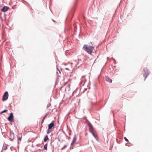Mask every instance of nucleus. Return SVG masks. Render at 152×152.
<instances>
[{
  "label": "nucleus",
  "mask_w": 152,
  "mask_h": 152,
  "mask_svg": "<svg viewBox=\"0 0 152 152\" xmlns=\"http://www.w3.org/2000/svg\"><path fill=\"white\" fill-rule=\"evenodd\" d=\"M44 121V120H43V119L42 120V123Z\"/></svg>",
  "instance_id": "obj_22"
},
{
  "label": "nucleus",
  "mask_w": 152,
  "mask_h": 152,
  "mask_svg": "<svg viewBox=\"0 0 152 152\" xmlns=\"http://www.w3.org/2000/svg\"><path fill=\"white\" fill-rule=\"evenodd\" d=\"M48 135H46L44 139V142H46L47 140H48Z\"/></svg>",
  "instance_id": "obj_12"
},
{
  "label": "nucleus",
  "mask_w": 152,
  "mask_h": 152,
  "mask_svg": "<svg viewBox=\"0 0 152 152\" xmlns=\"http://www.w3.org/2000/svg\"><path fill=\"white\" fill-rule=\"evenodd\" d=\"M94 136V137L97 140L98 137L97 135L95 134V132L94 133V134H92Z\"/></svg>",
  "instance_id": "obj_14"
},
{
  "label": "nucleus",
  "mask_w": 152,
  "mask_h": 152,
  "mask_svg": "<svg viewBox=\"0 0 152 152\" xmlns=\"http://www.w3.org/2000/svg\"><path fill=\"white\" fill-rule=\"evenodd\" d=\"M48 146L47 144H46L44 146V149L46 150H47V148Z\"/></svg>",
  "instance_id": "obj_16"
},
{
  "label": "nucleus",
  "mask_w": 152,
  "mask_h": 152,
  "mask_svg": "<svg viewBox=\"0 0 152 152\" xmlns=\"http://www.w3.org/2000/svg\"><path fill=\"white\" fill-rule=\"evenodd\" d=\"M8 120L10 122L13 121V116L12 113H11L9 116L8 117Z\"/></svg>",
  "instance_id": "obj_4"
},
{
  "label": "nucleus",
  "mask_w": 152,
  "mask_h": 152,
  "mask_svg": "<svg viewBox=\"0 0 152 152\" xmlns=\"http://www.w3.org/2000/svg\"><path fill=\"white\" fill-rule=\"evenodd\" d=\"M144 73L143 74V75L145 77V80L146 79L148 75H149V72L147 69L145 68L144 69Z\"/></svg>",
  "instance_id": "obj_3"
},
{
  "label": "nucleus",
  "mask_w": 152,
  "mask_h": 152,
  "mask_svg": "<svg viewBox=\"0 0 152 152\" xmlns=\"http://www.w3.org/2000/svg\"><path fill=\"white\" fill-rule=\"evenodd\" d=\"M106 80L110 83H111L112 81V80L110 79L108 77H106Z\"/></svg>",
  "instance_id": "obj_13"
},
{
  "label": "nucleus",
  "mask_w": 152,
  "mask_h": 152,
  "mask_svg": "<svg viewBox=\"0 0 152 152\" xmlns=\"http://www.w3.org/2000/svg\"><path fill=\"white\" fill-rule=\"evenodd\" d=\"M51 129H49V128H48V131H47V134H48L50 132H51V131L50 130Z\"/></svg>",
  "instance_id": "obj_17"
},
{
  "label": "nucleus",
  "mask_w": 152,
  "mask_h": 152,
  "mask_svg": "<svg viewBox=\"0 0 152 152\" xmlns=\"http://www.w3.org/2000/svg\"><path fill=\"white\" fill-rule=\"evenodd\" d=\"M7 111V110H4L3 111H1V112H0V114H2L6 112Z\"/></svg>",
  "instance_id": "obj_18"
},
{
  "label": "nucleus",
  "mask_w": 152,
  "mask_h": 152,
  "mask_svg": "<svg viewBox=\"0 0 152 152\" xmlns=\"http://www.w3.org/2000/svg\"><path fill=\"white\" fill-rule=\"evenodd\" d=\"M22 137V135L21 134H18V143H19V141H20L21 140V138Z\"/></svg>",
  "instance_id": "obj_8"
},
{
  "label": "nucleus",
  "mask_w": 152,
  "mask_h": 152,
  "mask_svg": "<svg viewBox=\"0 0 152 152\" xmlns=\"http://www.w3.org/2000/svg\"><path fill=\"white\" fill-rule=\"evenodd\" d=\"M89 129L90 132H91L92 134L95 132V131L94 130L93 127H92L91 125L90 124H89Z\"/></svg>",
  "instance_id": "obj_5"
},
{
  "label": "nucleus",
  "mask_w": 152,
  "mask_h": 152,
  "mask_svg": "<svg viewBox=\"0 0 152 152\" xmlns=\"http://www.w3.org/2000/svg\"><path fill=\"white\" fill-rule=\"evenodd\" d=\"M124 138V139H125V140L126 141H127V142H128V141H129L128 140V139L126 138V137H125Z\"/></svg>",
  "instance_id": "obj_20"
},
{
  "label": "nucleus",
  "mask_w": 152,
  "mask_h": 152,
  "mask_svg": "<svg viewBox=\"0 0 152 152\" xmlns=\"http://www.w3.org/2000/svg\"><path fill=\"white\" fill-rule=\"evenodd\" d=\"M76 139L77 138L75 137L73 138L72 142L71 143V145L72 146L75 143Z\"/></svg>",
  "instance_id": "obj_9"
},
{
  "label": "nucleus",
  "mask_w": 152,
  "mask_h": 152,
  "mask_svg": "<svg viewBox=\"0 0 152 152\" xmlns=\"http://www.w3.org/2000/svg\"><path fill=\"white\" fill-rule=\"evenodd\" d=\"M48 114H47L43 118V119L44 120L45 119V118L47 116V115H48Z\"/></svg>",
  "instance_id": "obj_21"
},
{
  "label": "nucleus",
  "mask_w": 152,
  "mask_h": 152,
  "mask_svg": "<svg viewBox=\"0 0 152 152\" xmlns=\"http://www.w3.org/2000/svg\"><path fill=\"white\" fill-rule=\"evenodd\" d=\"M6 148H7L6 147V148H4V150H6Z\"/></svg>",
  "instance_id": "obj_23"
},
{
  "label": "nucleus",
  "mask_w": 152,
  "mask_h": 152,
  "mask_svg": "<svg viewBox=\"0 0 152 152\" xmlns=\"http://www.w3.org/2000/svg\"><path fill=\"white\" fill-rule=\"evenodd\" d=\"M10 135L11 136V138H10L11 140H13L14 138V135L13 133H11L10 134Z\"/></svg>",
  "instance_id": "obj_11"
},
{
  "label": "nucleus",
  "mask_w": 152,
  "mask_h": 152,
  "mask_svg": "<svg viewBox=\"0 0 152 152\" xmlns=\"http://www.w3.org/2000/svg\"><path fill=\"white\" fill-rule=\"evenodd\" d=\"M54 122L53 121L52 122L48 125L49 129H51L54 126Z\"/></svg>",
  "instance_id": "obj_6"
},
{
  "label": "nucleus",
  "mask_w": 152,
  "mask_h": 152,
  "mask_svg": "<svg viewBox=\"0 0 152 152\" xmlns=\"http://www.w3.org/2000/svg\"><path fill=\"white\" fill-rule=\"evenodd\" d=\"M9 8L7 6H4L1 9V11L3 12H5L8 10Z\"/></svg>",
  "instance_id": "obj_7"
},
{
  "label": "nucleus",
  "mask_w": 152,
  "mask_h": 152,
  "mask_svg": "<svg viewBox=\"0 0 152 152\" xmlns=\"http://www.w3.org/2000/svg\"><path fill=\"white\" fill-rule=\"evenodd\" d=\"M8 97V92L6 91L4 93L3 97L2 100L3 101H5L7 99Z\"/></svg>",
  "instance_id": "obj_2"
},
{
  "label": "nucleus",
  "mask_w": 152,
  "mask_h": 152,
  "mask_svg": "<svg viewBox=\"0 0 152 152\" xmlns=\"http://www.w3.org/2000/svg\"><path fill=\"white\" fill-rule=\"evenodd\" d=\"M50 105H51V104H48V105L47 106V108H48Z\"/></svg>",
  "instance_id": "obj_19"
},
{
  "label": "nucleus",
  "mask_w": 152,
  "mask_h": 152,
  "mask_svg": "<svg viewBox=\"0 0 152 152\" xmlns=\"http://www.w3.org/2000/svg\"><path fill=\"white\" fill-rule=\"evenodd\" d=\"M82 80H81V82H83L84 84L85 83V82H86V80L85 78V76H83L82 77Z\"/></svg>",
  "instance_id": "obj_10"
},
{
  "label": "nucleus",
  "mask_w": 152,
  "mask_h": 152,
  "mask_svg": "<svg viewBox=\"0 0 152 152\" xmlns=\"http://www.w3.org/2000/svg\"><path fill=\"white\" fill-rule=\"evenodd\" d=\"M70 89V86L69 85H67L65 89V91H66V90H69Z\"/></svg>",
  "instance_id": "obj_15"
},
{
  "label": "nucleus",
  "mask_w": 152,
  "mask_h": 152,
  "mask_svg": "<svg viewBox=\"0 0 152 152\" xmlns=\"http://www.w3.org/2000/svg\"><path fill=\"white\" fill-rule=\"evenodd\" d=\"M83 48L84 50L86 51L88 53L91 54L92 52L94 47L92 46L85 45H83Z\"/></svg>",
  "instance_id": "obj_1"
}]
</instances>
